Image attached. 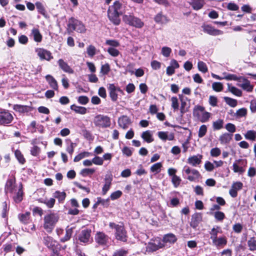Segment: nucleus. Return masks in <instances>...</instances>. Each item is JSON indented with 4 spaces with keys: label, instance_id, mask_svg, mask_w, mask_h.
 <instances>
[{
    "label": "nucleus",
    "instance_id": "1",
    "mask_svg": "<svg viewBox=\"0 0 256 256\" xmlns=\"http://www.w3.org/2000/svg\"><path fill=\"white\" fill-rule=\"evenodd\" d=\"M122 14V5L119 1L116 0L110 6L108 10L109 20L115 25H119L120 22V15Z\"/></svg>",
    "mask_w": 256,
    "mask_h": 256
},
{
    "label": "nucleus",
    "instance_id": "2",
    "mask_svg": "<svg viewBox=\"0 0 256 256\" xmlns=\"http://www.w3.org/2000/svg\"><path fill=\"white\" fill-rule=\"evenodd\" d=\"M109 226L111 229L114 230V236L117 240L123 242L127 241L126 232L122 224H116L110 222L109 223Z\"/></svg>",
    "mask_w": 256,
    "mask_h": 256
},
{
    "label": "nucleus",
    "instance_id": "3",
    "mask_svg": "<svg viewBox=\"0 0 256 256\" xmlns=\"http://www.w3.org/2000/svg\"><path fill=\"white\" fill-rule=\"evenodd\" d=\"M58 219V214L54 213L48 214L44 216V228L47 232H52Z\"/></svg>",
    "mask_w": 256,
    "mask_h": 256
},
{
    "label": "nucleus",
    "instance_id": "4",
    "mask_svg": "<svg viewBox=\"0 0 256 256\" xmlns=\"http://www.w3.org/2000/svg\"><path fill=\"white\" fill-rule=\"evenodd\" d=\"M204 108L202 106L197 105L194 107L193 115L197 118L202 122H207L210 116V114L204 111Z\"/></svg>",
    "mask_w": 256,
    "mask_h": 256
},
{
    "label": "nucleus",
    "instance_id": "5",
    "mask_svg": "<svg viewBox=\"0 0 256 256\" xmlns=\"http://www.w3.org/2000/svg\"><path fill=\"white\" fill-rule=\"evenodd\" d=\"M94 124L98 128H107L111 125L110 118L107 116L98 114L94 117Z\"/></svg>",
    "mask_w": 256,
    "mask_h": 256
},
{
    "label": "nucleus",
    "instance_id": "6",
    "mask_svg": "<svg viewBox=\"0 0 256 256\" xmlns=\"http://www.w3.org/2000/svg\"><path fill=\"white\" fill-rule=\"evenodd\" d=\"M122 20L126 24L136 28H141L144 26V22L140 19L132 14L124 15Z\"/></svg>",
    "mask_w": 256,
    "mask_h": 256
},
{
    "label": "nucleus",
    "instance_id": "7",
    "mask_svg": "<svg viewBox=\"0 0 256 256\" xmlns=\"http://www.w3.org/2000/svg\"><path fill=\"white\" fill-rule=\"evenodd\" d=\"M68 26L69 30H74L80 33H84L86 30L85 26L81 22L72 18L69 20Z\"/></svg>",
    "mask_w": 256,
    "mask_h": 256
},
{
    "label": "nucleus",
    "instance_id": "8",
    "mask_svg": "<svg viewBox=\"0 0 256 256\" xmlns=\"http://www.w3.org/2000/svg\"><path fill=\"white\" fill-rule=\"evenodd\" d=\"M35 52L41 60L50 61L53 58L51 52L44 48H35Z\"/></svg>",
    "mask_w": 256,
    "mask_h": 256
},
{
    "label": "nucleus",
    "instance_id": "9",
    "mask_svg": "<svg viewBox=\"0 0 256 256\" xmlns=\"http://www.w3.org/2000/svg\"><path fill=\"white\" fill-rule=\"evenodd\" d=\"M92 230L89 228L82 230L78 236V240L80 242L84 244H88L91 239Z\"/></svg>",
    "mask_w": 256,
    "mask_h": 256
},
{
    "label": "nucleus",
    "instance_id": "10",
    "mask_svg": "<svg viewBox=\"0 0 256 256\" xmlns=\"http://www.w3.org/2000/svg\"><path fill=\"white\" fill-rule=\"evenodd\" d=\"M107 88L109 92L110 98L112 101L116 102L118 100V92L123 94L124 92L119 87L114 86V84H108Z\"/></svg>",
    "mask_w": 256,
    "mask_h": 256
},
{
    "label": "nucleus",
    "instance_id": "11",
    "mask_svg": "<svg viewBox=\"0 0 256 256\" xmlns=\"http://www.w3.org/2000/svg\"><path fill=\"white\" fill-rule=\"evenodd\" d=\"M246 164L247 161L246 160L240 159L237 160L233 164V170L234 172H238L240 174H242L246 170Z\"/></svg>",
    "mask_w": 256,
    "mask_h": 256
},
{
    "label": "nucleus",
    "instance_id": "12",
    "mask_svg": "<svg viewBox=\"0 0 256 256\" xmlns=\"http://www.w3.org/2000/svg\"><path fill=\"white\" fill-rule=\"evenodd\" d=\"M13 120L12 114L8 110L0 111V124L6 125L12 122Z\"/></svg>",
    "mask_w": 256,
    "mask_h": 256
},
{
    "label": "nucleus",
    "instance_id": "13",
    "mask_svg": "<svg viewBox=\"0 0 256 256\" xmlns=\"http://www.w3.org/2000/svg\"><path fill=\"white\" fill-rule=\"evenodd\" d=\"M164 244L159 240H155L153 242H150L146 246V252L150 253L156 252L160 248H164Z\"/></svg>",
    "mask_w": 256,
    "mask_h": 256
},
{
    "label": "nucleus",
    "instance_id": "14",
    "mask_svg": "<svg viewBox=\"0 0 256 256\" xmlns=\"http://www.w3.org/2000/svg\"><path fill=\"white\" fill-rule=\"evenodd\" d=\"M202 28L203 31L210 35L216 36L223 34L222 31L216 29L210 25H204L202 26Z\"/></svg>",
    "mask_w": 256,
    "mask_h": 256
},
{
    "label": "nucleus",
    "instance_id": "15",
    "mask_svg": "<svg viewBox=\"0 0 256 256\" xmlns=\"http://www.w3.org/2000/svg\"><path fill=\"white\" fill-rule=\"evenodd\" d=\"M43 242L48 248L54 252L57 246V242L51 236H44L43 238Z\"/></svg>",
    "mask_w": 256,
    "mask_h": 256
},
{
    "label": "nucleus",
    "instance_id": "16",
    "mask_svg": "<svg viewBox=\"0 0 256 256\" xmlns=\"http://www.w3.org/2000/svg\"><path fill=\"white\" fill-rule=\"evenodd\" d=\"M108 240V236L102 232H98L95 236V240L99 245L106 244Z\"/></svg>",
    "mask_w": 256,
    "mask_h": 256
},
{
    "label": "nucleus",
    "instance_id": "17",
    "mask_svg": "<svg viewBox=\"0 0 256 256\" xmlns=\"http://www.w3.org/2000/svg\"><path fill=\"white\" fill-rule=\"evenodd\" d=\"M242 184L240 182H234L230 190L229 194L232 198H236L238 196V191L242 188Z\"/></svg>",
    "mask_w": 256,
    "mask_h": 256
},
{
    "label": "nucleus",
    "instance_id": "18",
    "mask_svg": "<svg viewBox=\"0 0 256 256\" xmlns=\"http://www.w3.org/2000/svg\"><path fill=\"white\" fill-rule=\"evenodd\" d=\"M112 180V176L111 174H106L104 178L105 183L102 189V194H106L110 190Z\"/></svg>",
    "mask_w": 256,
    "mask_h": 256
},
{
    "label": "nucleus",
    "instance_id": "19",
    "mask_svg": "<svg viewBox=\"0 0 256 256\" xmlns=\"http://www.w3.org/2000/svg\"><path fill=\"white\" fill-rule=\"evenodd\" d=\"M238 86L242 88L244 90L248 92L252 90L253 86L250 84V82L246 78L242 76V82L238 84Z\"/></svg>",
    "mask_w": 256,
    "mask_h": 256
},
{
    "label": "nucleus",
    "instance_id": "20",
    "mask_svg": "<svg viewBox=\"0 0 256 256\" xmlns=\"http://www.w3.org/2000/svg\"><path fill=\"white\" fill-rule=\"evenodd\" d=\"M202 220V216L200 213H196L194 214L190 222V226L196 228Z\"/></svg>",
    "mask_w": 256,
    "mask_h": 256
},
{
    "label": "nucleus",
    "instance_id": "21",
    "mask_svg": "<svg viewBox=\"0 0 256 256\" xmlns=\"http://www.w3.org/2000/svg\"><path fill=\"white\" fill-rule=\"evenodd\" d=\"M60 68L64 72L68 74H73L74 70L68 65V64L62 59L58 61Z\"/></svg>",
    "mask_w": 256,
    "mask_h": 256
},
{
    "label": "nucleus",
    "instance_id": "22",
    "mask_svg": "<svg viewBox=\"0 0 256 256\" xmlns=\"http://www.w3.org/2000/svg\"><path fill=\"white\" fill-rule=\"evenodd\" d=\"M158 136L162 140H172L174 139V134L172 132H159L158 134Z\"/></svg>",
    "mask_w": 256,
    "mask_h": 256
},
{
    "label": "nucleus",
    "instance_id": "23",
    "mask_svg": "<svg viewBox=\"0 0 256 256\" xmlns=\"http://www.w3.org/2000/svg\"><path fill=\"white\" fill-rule=\"evenodd\" d=\"M118 124L120 128L125 130L130 124V120L128 116H123L118 119Z\"/></svg>",
    "mask_w": 256,
    "mask_h": 256
},
{
    "label": "nucleus",
    "instance_id": "24",
    "mask_svg": "<svg viewBox=\"0 0 256 256\" xmlns=\"http://www.w3.org/2000/svg\"><path fill=\"white\" fill-rule=\"evenodd\" d=\"M202 157V156L200 154L190 156L188 159V163L196 166L201 162Z\"/></svg>",
    "mask_w": 256,
    "mask_h": 256
},
{
    "label": "nucleus",
    "instance_id": "25",
    "mask_svg": "<svg viewBox=\"0 0 256 256\" xmlns=\"http://www.w3.org/2000/svg\"><path fill=\"white\" fill-rule=\"evenodd\" d=\"M162 240L164 243L174 244L177 240V238L174 234L169 233L164 236Z\"/></svg>",
    "mask_w": 256,
    "mask_h": 256
},
{
    "label": "nucleus",
    "instance_id": "26",
    "mask_svg": "<svg viewBox=\"0 0 256 256\" xmlns=\"http://www.w3.org/2000/svg\"><path fill=\"white\" fill-rule=\"evenodd\" d=\"M46 81L48 82L50 86L55 90H58V82L56 79L51 75L48 74L46 76Z\"/></svg>",
    "mask_w": 256,
    "mask_h": 256
},
{
    "label": "nucleus",
    "instance_id": "27",
    "mask_svg": "<svg viewBox=\"0 0 256 256\" xmlns=\"http://www.w3.org/2000/svg\"><path fill=\"white\" fill-rule=\"evenodd\" d=\"M232 136V134L224 133L220 136L219 140L222 144H226L230 142Z\"/></svg>",
    "mask_w": 256,
    "mask_h": 256
},
{
    "label": "nucleus",
    "instance_id": "28",
    "mask_svg": "<svg viewBox=\"0 0 256 256\" xmlns=\"http://www.w3.org/2000/svg\"><path fill=\"white\" fill-rule=\"evenodd\" d=\"M141 137L148 143H150L154 141L152 134L150 130H146L143 132L141 135Z\"/></svg>",
    "mask_w": 256,
    "mask_h": 256
},
{
    "label": "nucleus",
    "instance_id": "29",
    "mask_svg": "<svg viewBox=\"0 0 256 256\" xmlns=\"http://www.w3.org/2000/svg\"><path fill=\"white\" fill-rule=\"evenodd\" d=\"M32 36L34 38V40L35 42H40L42 40V36L40 34V30L36 28H34L32 30Z\"/></svg>",
    "mask_w": 256,
    "mask_h": 256
},
{
    "label": "nucleus",
    "instance_id": "30",
    "mask_svg": "<svg viewBox=\"0 0 256 256\" xmlns=\"http://www.w3.org/2000/svg\"><path fill=\"white\" fill-rule=\"evenodd\" d=\"M13 198L16 203H19L22 200L23 192L22 190V184H20V186L16 195L14 196Z\"/></svg>",
    "mask_w": 256,
    "mask_h": 256
},
{
    "label": "nucleus",
    "instance_id": "31",
    "mask_svg": "<svg viewBox=\"0 0 256 256\" xmlns=\"http://www.w3.org/2000/svg\"><path fill=\"white\" fill-rule=\"evenodd\" d=\"M154 20L157 23L166 24L168 22V20L166 16L163 15L162 12H160L154 17Z\"/></svg>",
    "mask_w": 256,
    "mask_h": 256
},
{
    "label": "nucleus",
    "instance_id": "32",
    "mask_svg": "<svg viewBox=\"0 0 256 256\" xmlns=\"http://www.w3.org/2000/svg\"><path fill=\"white\" fill-rule=\"evenodd\" d=\"M15 186L14 185V182L12 179H9L7 180L6 186L5 191L6 193L14 192Z\"/></svg>",
    "mask_w": 256,
    "mask_h": 256
},
{
    "label": "nucleus",
    "instance_id": "33",
    "mask_svg": "<svg viewBox=\"0 0 256 256\" xmlns=\"http://www.w3.org/2000/svg\"><path fill=\"white\" fill-rule=\"evenodd\" d=\"M204 4V0H192L191 5L195 10L201 9Z\"/></svg>",
    "mask_w": 256,
    "mask_h": 256
},
{
    "label": "nucleus",
    "instance_id": "34",
    "mask_svg": "<svg viewBox=\"0 0 256 256\" xmlns=\"http://www.w3.org/2000/svg\"><path fill=\"white\" fill-rule=\"evenodd\" d=\"M54 198L58 199L60 202H63L66 197V194L64 192L56 191L54 193Z\"/></svg>",
    "mask_w": 256,
    "mask_h": 256
},
{
    "label": "nucleus",
    "instance_id": "35",
    "mask_svg": "<svg viewBox=\"0 0 256 256\" xmlns=\"http://www.w3.org/2000/svg\"><path fill=\"white\" fill-rule=\"evenodd\" d=\"M246 139L252 141L256 140V132L254 130H249L244 134Z\"/></svg>",
    "mask_w": 256,
    "mask_h": 256
},
{
    "label": "nucleus",
    "instance_id": "36",
    "mask_svg": "<svg viewBox=\"0 0 256 256\" xmlns=\"http://www.w3.org/2000/svg\"><path fill=\"white\" fill-rule=\"evenodd\" d=\"M70 109L76 113L84 114L86 112V109L84 107L76 106L72 104L70 106Z\"/></svg>",
    "mask_w": 256,
    "mask_h": 256
},
{
    "label": "nucleus",
    "instance_id": "37",
    "mask_svg": "<svg viewBox=\"0 0 256 256\" xmlns=\"http://www.w3.org/2000/svg\"><path fill=\"white\" fill-rule=\"evenodd\" d=\"M227 241L224 238H216L212 241L213 244L216 246H222L226 244Z\"/></svg>",
    "mask_w": 256,
    "mask_h": 256
},
{
    "label": "nucleus",
    "instance_id": "38",
    "mask_svg": "<svg viewBox=\"0 0 256 256\" xmlns=\"http://www.w3.org/2000/svg\"><path fill=\"white\" fill-rule=\"evenodd\" d=\"M14 109L20 112H25L28 111L29 107L27 106L16 104L14 106Z\"/></svg>",
    "mask_w": 256,
    "mask_h": 256
},
{
    "label": "nucleus",
    "instance_id": "39",
    "mask_svg": "<svg viewBox=\"0 0 256 256\" xmlns=\"http://www.w3.org/2000/svg\"><path fill=\"white\" fill-rule=\"evenodd\" d=\"M190 174H192V175L188 176L187 178L192 182L195 180L200 176L199 172L195 169H192V172Z\"/></svg>",
    "mask_w": 256,
    "mask_h": 256
},
{
    "label": "nucleus",
    "instance_id": "40",
    "mask_svg": "<svg viewBox=\"0 0 256 256\" xmlns=\"http://www.w3.org/2000/svg\"><path fill=\"white\" fill-rule=\"evenodd\" d=\"M248 245L250 250L254 251L256 250V240L254 237L250 238L248 240Z\"/></svg>",
    "mask_w": 256,
    "mask_h": 256
},
{
    "label": "nucleus",
    "instance_id": "41",
    "mask_svg": "<svg viewBox=\"0 0 256 256\" xmlns=\"http://www.w3.org/2000/svg\"><path fill=\"white\" fill-rule=\"evenodd\" d=\"M30 212H26L25 214H22L19 215V219L21 222L26 224L28 222L30 219Z\"/></svg>",
    "mask_w": 256,
    "mask_h": 256
},
{
    "label": "nucleus",
    "instance_id": "42",
    "mask_svg": "<svg viewBox=\"0 0 256 256\" xmlns=\"http://www.w3.org/2000/svg\"><path fill=\"white\" fill-rule=\"evenodd\" d=\"M90 152H81L75 156L74 160V162H79L82 159L86 157L89 156H90Z\"/></svg>",
    "mask_w": 256,
    "mask_h": 256
},
{
    "label": "nucleus",
    "instance_id": "43",
    "mask_svg": "<svg viewBox=\"0 0 256 256\" xmlns=\"http://www.w3.org/2000/svg\"><path fill=\"white\" fill-rule=\"evenodd\" d=\"M162 167V164L161 162H158L153 164L150 167V171L156 174H158L160 172L161 168Z\"/></svg>",
    "mask_w": 256,
    "mask_h": 256
},
{
    "label": "nucleus",
    "instance_id": "44",
    "mask_svg": "<svg viewBox=\"0 0 256 256\" xmlns=\"http://www.w3.org/2000/svg\"><path fill=\"white\" fill-rule=\"evenodd\" d=\"M224 100L231 107L234 108L237 105V100L235 99L226 96L224 98Z\"/></svg>",
    "mask_w": 256,
    "mask_h": 256
},
{
    "label": "nucleus",
    "instance_id": "45",
    "mask_svg": "<svg viewBox=\"0 0 256 256\" xmlns=\"http://www.w3.org/2000/svg\"><path fill=\"white\" fill-rule=\"evenodd\" d=\"M14 154L20 163L24 164L25 162V158L20 150H16L14 152Z\"/></svg>",
    "mask_w": 256,
    "mask_h": 256
},
{
    "label": "nucleus",
    "instance_id": "46",
    "mask_svg": "<svg viewBox=\"0 0 256 256\" xmlns=\"http://www.w3.org/2000/svg\"><path fill=\"white\" fill-rule=\"evenodd\" d=\"M228 90L232 93L238 96H241L242 95V92L239 90L238 88L234 87V86H230V85H228Z\"/></svg>",
    "mask_w": 256,
    "mask_h": 256
},
{
    "label": "nucleus",
    "instance_id": "47",
    "mask_svg": "<svg viewBox=\"0 0 256 256\" xmlns=\"http://www.w3.org/2000/svg\"><path fill=\"white\" fill-rule=\"evenodd\" d=\"M72 234V228H68L66 230V234L64 237L61 238L60 240L62 242H65L68 240Z\"/></svg>",
    "mask_w": 256,
    "mask_h": 256
},
{
    "label": "nucleus",
    "instance_id": "48",
    "mask_svg": "<svg viewBox=\"0 0 256 256\" xmlns=\"http://www.w3.org/2000/svg\"><path fill=\"white\" fill-rule=\"evenodd\" d=\"M224 120L218 119L213 122V128L214 130H218L221 129L223 126Z\"/></svg>",
    "mask_w": 256,
    "mask_h": 256
},
{
    "label": "nucleus",
    "instance_id": "49",
    "mask_svg": "<svg viewBox=\"0 0 256 256\" xmlns=\"http://www.w3.org/2000/svg\"><path fill=\"white\" fill-rule=\"evenodd\" d=\"M95 172L94 168H84L80 171V174L83 176H86L90 174H92Z\"/></svg>",
    "mask_w": 256,
    "mask_h": 256
},
{
    "label": "nucleus",
    "instance_id": "50",
    "mask_svg": "<svg viewBox=\"0 0 256 256\" xmlns=\"http://www.w3.org/2000/svg\"><path fill=\"white\" fill-rule=\"evenodd\" d=\"M56 200L54 198H50L49 200H44L42 202L46 204L48 208H52L54 207Z\"/></svg>",
    "mask_w": 256,
    "mask_h": 256
},
{
    "label": "nucleus",
    "instance_id": "51",
    "mask_svg": "<svg viewBox=\"0 0 256 256\" xmlns=\"http://www.w3.org/2000/svg\"><path fill=\"white\" fill-rule=\"evenodd\" d=\"M224 78L226 80H234L238 81L239 82H242V76L238 77L236 75L233 74H228Z\"/></svg>",
    "mask_w": 256,
    "mask_h": 256
},
{
    "label": "nucleus",
    "instance_id": "52",
    "mask_svg": "<svg viewBox=\"0 0 256 256\" xmlns=\"http://www.w3.org/2000/svg\"><path fill=\"white\" fill-rule=\"evenodd\" d=\"M198 66L199 70L202 72L203 73H206L208 72L206 65L204 62L202 61L198 62Z\"/></svg>",
    "mask_w": 256,
    "mask_h": 256
},
{
    "label": "nucleus",
    "instance_id": "53",
    "mask_svg": "<svg viewBox=\"0 0 256 256\" xmlns=\"http://www.w3.org/2000/svg\"><path fill=\"white\" fill-rule=\"evenodd\" d=\"M70 144L67 146L66 150L70 154L72 155L74 151V148L76 146V144L72 142L70 140Z\"/></svg>",
    "mask_w": 256,
    "mask_h": 256
},
{
    "label": "nucleus",
    "instance_id": "54",
    "mask_svg": "<svg viewBox=\"0 0 256 256\" xmlns=\"http://www.w3.org/2000/svg\"><path fill=\"white\" fill-rule=\"evenodd\" d=\"M212 87L214 90L216 92H220L223 89V86L220 82H214L212 84Z\"/></svg>",
    "mask_w": 256,
    "mask_h": 256
},
{
    "label": "nucleus",
    "instance_id": "55",
    "mask_svg": "<svg viewBox=\"0 0 256 256\" xmlns=\"http://www.w3.org/2000/svg\"><path fill=\"white\" fill-rule=\"evenodd\" d=\"M207 132V127L206 125H202L200 126L198 136L199 138H202L206 134Z\"/></svg>",
    "mask_w": 256,
    "mask_h": 256
},
{
    "label": "nucleus",
    "instance_id": "56",
    "mask_svg": "<svg viewBox=\"0 0 256 256\" xmlns=\"http://www.w3.org/2000/svg\"><path fill=\"white\" fill-rule=\"evenodd\" d=\"M171 101L172 106L174 108V110H178L179 106L178 98L176 96H173L171 98Z\"/></svg>",
    "mask_w": 256,
    "mask_h": 256
},
{
    "label": "nucleus",
    "instance_id": "57",
    "mask_svg": "<svg viewBox=\"0 0 256 256\" xmlns=\"http://www.w3.org/2000/svg\"><path fill=\"white\" fill-rule=\"evenodd\" d=\"M36 6L38 12L44 16L46 10L42 4L40 2H37L36 3Z\"/></svg>",
    "mask_w": 256,
    "mask_h": 256
},
{
    "label": "nucleus",
    "instance_id": "58",
    "mask_svg": "<svg viewBox=\"0 0 256 256\" xmlns=\"http://www.w3.org/2000/svg\"><path fill=\"white\" fill-rule=\"evenodd\" d=\"M171 52L172 50L170 48L164 46L162 48V54L165 57H168Z\"/></svg>",
    "mask_w": 256,
    "mask_h": 256
},
{
    "label": "nucleus",
    "instance_id": "59",
    "mask_svg": "<svg viewBox=\"0 0 256 256\" xmlns=\"http://www.w3.org/2000/svg\"><path fill=\"white\" fill-rule=\"evenodd\" d=\"M97 204H102V206L107 207L109 205V199H102L101 198H97Z\"/></svg>",
    "mask_w": 256,
    "mask_h": 256
},
{
    "label": "nucleus",
    "instance_id": "60",
    "mask_svg": "<svg viewBox=\"0 0 256 256\" xmlns=\"http://www.w3.org/2000/svg\"><path fill=\"white\" fill-rule=\"evenodd\" d=\"M128 253V250L124 249H120L114 252L113 256H126Z\"/></svg>",
    "mask_w": 256,
    "mask_h": 256
},
{
    "label": "nucleus",
    "instance_id": "61",
    "mask_svg": "<svg viewBox=\"0 0 256 256\" xmlns=\"http://www.w3.org/2000/svg\"><path fill=\"white\" fill-rule=\"evenodd\" d=\"M108 52L112 56L116 57L118 56L120 52L114 48L110 47L108 49Z\"/></svg>",
    "mask_w": 256,
    "mask_h": 256
},
{
    "label": "nucleus",
    "instance_id": "62",
    "mask_svg": "<svg viewBox=\"0 0 256 256\" xmlns=\"http://www.w3.org/2000/svg\"><path fill=\"white\" fill-rule=\"evenodd\" d=\"M221 150L218 148H214L210 150V156L213 157H217L220 154Z\"/></svg>",
    "mask_w": 256,
    "mask_h": 256
},
{
    "label": "nucleus",
    "instance_id": "63",
    "mask_svg": "<svg viewBox=\"0 0 256 256\" xmlns=\"http://www.w3.org/2000/svg\"><path fill=\"white\" fill-rule=\"evenodd\" d=\"M214 216L218 220L222 221L224 219L225 215L223 212L218 211L214 212Z\"/></svg>",
    "mask_w": 256,
    "mask_h": 256
},
{
    "label": "nucleus",
    "instance_id": "64",
    "mask_svg": "<svg viewBox=\"0 0 256 256\" xmlns=\"http://www.w3.org/2000/svg\"><path fill=\"white\" fill-rule=\"evenodd\" d=\"M92 160L93 164L96 165L102 166L104 163L103 158L98 156H95Z\"/></svg>",
    "mask_w": 256,
    "mask_h": 256
}]
</instances>
